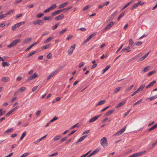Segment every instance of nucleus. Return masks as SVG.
<instances>
[{"mask_svg":"<svg viewBox=\"0 0 157 157\" xmlns=\"http://www.w3.org/2000/svg\"><path fill=\"white\" fill-rule=\"evenodd\" d=\"M100 142L101 145L104 147H106L108 145L106 138L105 137L101 140Z\"/></svg>","mask_w":157,"mask_h":157,"instance_id":"obj_1","label":"nucleus"},{"mask_svg":"<svg viewBox=\"0 0 157 157\" xmlns=\"http://www.w3.org/2000/svg\"><path fill=\"white\" fill-rule=\"evenodd\" d=\"M21 41V39H18L14 40L7 47L10 48L16 45L19 42Z\"/></svg>","mask_w":157,"mask_h":157,"instance_id":"obj_2","label":"nucleus"},{"mask_svg":"<svg viewBox=\"0 0 157 157\" xmlns=\"http://www.w3.org/2000/svg\"><path fill=\"white\" fill-rule=\"evenodd\" d=\"M146 152V151H143L140 152L132 154L128 157H136L137 156H139L143 155Z\"/></svg>","mask_w":157,"mask_h":157,"instance_id":"obj_3","label":"nucleus"},{"mask_svg":"<svg viewBox=\"0 0 157 157\" xmlns=\"http://www.w3.org/2000/svg\"><path fill=\"white\" fill-rule=\"evenodd\" d=\"M60 70V69H57L54 72H52L51 74L49 75L47 78V80H49L53 76L55 75L56 74L59 72Z\"/></svg>","mask_w":157,"mask_h":157,"instance_id":"obj_4","label":"nucleus"},{"mask_svg":"<svg viewBox=\"0 0 157 157\" xmlns=\"http://www.w3.org/2000/svg\"><path fill=\"white\" fill-rule=\"evenodd\" d=\"M38 76L37 74L36 73H34L32 75L26 78V80L27 81H29L35 78Z\"/></svg>","mask_w":157,"mask_h":157,"instance_id":"obj_5","label":"nucleus"},{"mask_svg":"<svg viewBox=\"0 0 157 157\" xmlns=\"http://www.w3.org/2000/svg\"><path fill=\"white\" fill-rule=\"evenodd\" d=\"M96 33H95L90 35L88 38L86 39L83 42V44H86L87 42L89 41L91 39L94 37L96 35Z\"/></svg>","mask_w":157,"mask_h":157,"instance_id":"obj_6","label":"nucleus"},{"mask_svg":"<svg viewBox=\"0 0 157 157\" xmlns=\"http://www.w3.org/2000/svg\"><path fill=\"white\" fill-rule=\"evenodd\" d=\"M44 23V21L41 20L39 19L33 22V24L34 25L37 24L42 25Z\"/></svg>","mask_w":157,"mask_h":157,"instance_id":"obj_7","label":"nucleus"},{"mask_svg":"<svg viewBox=\"0 0 157 157\" xmlns=\"http://www.w3.org/2000/svg\"><path fill=\"white\" fill-rule=\"evenodd\" d=\"M114 23L113 21L111 22L110 24L107 25L105 27L104 31H106L110 28L114 24Z\"/></svg>","mask_w":157,"mask_h":157,"instance_id":"obj_8","label":"nucleus"},{"mask_svg":"<svg viewBox=\"0 0 157 157\" xmlns=\"http://www.w3.org/2000/svg\"><path fill=\"white\" fill-rule=\"evenodd\" d=\"M101 115H98L91 118L88 121L89 123L94 121L101 116Z\"/></svg>","mask_w":157,"mask_h":157,"instance_id":"obj_9","label":"nucleus"},{"mask_svg":"<svg viewBox=\"0 0 157 157\" xmlns=\"http://www.w3.org/2000/svg\"><path fill=\"white\" fill-rule=\"evenodd\" d=\"M126 128V126L125 127L122 129H121L120 130L117 132L116 134H115V135L116 136H118L120 135H121L122 133H123L125 131Z\"/></svg>","mask_w":157,"mask_h":157,"instance_id":"obj_10","label":"nucleus"},{"mask_svg":"<svg viewBox=\"0 0 157 157\" xmlns=\"http://www.w3.org/2000/svg\"><path fill=\"white\" fill-rule=\"evenodd\" d=\"M149 52H150V51L148 53L146 54L144 56H143L141 57V58L139 59L138 60V62H139L142 61L143 60H144V59H145L148 56L149 53Z\"/></svg>","mask_w":157,"mask_h":157,"instance_id":"obj_11","label":"nucleus"},{"mask_svg":"<svg viewBox=\"0 0 157 157\" xmlns=\"http://www.w3.org/2000/svg\"><path fill=\"white\" fill-rule=\"evenodd\" d=\"M62 11L61 10H58L52 13L51 14V15L53 17V16H56V15L59 14Z\"/></svg>","mask_w":157,"mask_h":157,"instance_id":"obj_12","label":"nucleus"},{"mask_svg":"<svg viewBox=\"0 0 157 157\" xmlns=\"http://www.w3.org/2000/svg\"><path fill=\"white\" fill-rule=\"evenodd\" d=\"M99 150L100 149L98 148L96 149L94 151L89 155H88L87 157H90L91 156L95 154L96 153L98 152Z\"/></svg>","mask_w":157,"mask_h":157,"instance_id":"obj_13","label":"nucleus"},{"mask_svg":"<svg viewBox=\"0 0 157 157\" xmlns=\"http://www.w3.org/2000/svg\"><path fill=\"white\" fill-rule=\"evenodd\" d=\"M10 78L8 77H3L1 79V81L2 82H6L10 81Z\"/></svg>","mask_w":157,"mask_h":157,"instance_id":"obj_14","label":"nucleus"},{"mask_svg":"<svg viewBox=\"0 0 157 157\" xmlns=\"http://www.w3.org/2000/svg\"><path fill=\"white\" fill-rule=\"evenodd\" d=\"M125 102V100L123 101L116 106V108H119V107L123 105L124 104Z\"/></svg>","mask_w":157,"mask_h":157,"instance_id":"obj_15","label":"nucleus"},{"mask_svg":"<svg viewBox=\"0 0 157 157\" xmlns=\"http://www.w3.org/2000/svg\"><path fill=\"white\" fill-rule=\"evenodd\" d=\"M64 17V15L63 14H61L58 16L56 17L55 18V20H60L63 19Z\"/></svg>","mask_w":157,"mask_h":157,"instance_id":"obj_16","label":"nucleus"},{"mask_svg":"<svg viewBox=\"0 0 157 157\" xmlns=\"http://www.w3.org/2000/svg\"><path fill=\"white\" fill-rule=\"evenodd\" d=\"M37 44V43L36 42H35L33 43V44H31V45L29 46V47H28L27 48L25 49V52H27L33 46L36 45Z\"/></svg>","mask_w":157,"mask_h":157,"instance_id":"obj_17","label":"nucleus"},{"mask_svg":"<svg viewBox=\"0 0 157 157\" xmlns=\"http://www.w3.org/2000/svg\"><path fill=\"white\" fill-rule=\"evenodd\" d=\"M109 3V1H107L105 3H103V5H101L99 6L98 8L101 9L102 8L103 6H107Z\"/></svg>","mask_w":157,"mask_h":157,"instance_id":"obj_18","label":"nucleus"},{"mask_svg":"<svg viewBox=\"0 0 157 157\" xmlns=\"http://www.w3.org/2000/svg\"><path fill=\"white\" fill-rule=\"evenodd\" d=\"M32 39L31 38L26 39L23 41V43L24 44L28 43L32 40Z\"/></svg>","mask_w":157,"mask_h":157,"instance_id":"obj_19","label":"nucleus"},{"mask_svg":"<svg viewBox=\"0 0 157 157\" xmlns=\"http://www.w3.org/2000/svg\"><path fill=\"white\" fill-rule=\"evenodd\" d=\"M131 48L129 46L127 47L126 48H123L121 51V52H124L125 50H127L126 52H130L131 50Z\"/></svg>","mask_w":157,"mask_h":157,"instance_id":"obj_20","label":"nucleus"},{"mask_svg":"<svg viewBox=\"0 0 157 157\" xmlns=\"http://www.w3.org/2000/svg\"><path fill=\"white\" fill-rule=\"evenodd\" d=\"M156 81L155 80L153 81L152 82L150 83L149 84L146 86L145 88L147 89L149 88L151 86H152L154 84L156 83Z\"/></svg>","mask_w":157,"mask_h":157,"instance_id":"obj_21","label":"nucleus"},{"mask_svg":"<svg viewBox=\"0 0 157 157\" xmlns=\"http://www.w3.org/2000/svg\"><path fill=\"white\" fill-rule=\"evenodd\" d=\"M145 86V84H142L137 90L138 91V92L140 91H142Z\"/></svg>","mask_w":157,"mask_h":157,"instance_id":"obj_22","label":"nucleus"},{"mask_svg":"<svg viewBox=\"0 0 157 157\" xmlns=\"http://www.w3.org/2000/svg\"><path fill=\"white\" fill-rule=\"evenodd\" d=\"M122 87H119L116 88L113 91V93L114 94H116L118 91H120L122 89Z\"/></svg>","mask_w":157,"mask_h":157,"instance_id":"obj_23","label":"nucleus"},{"mask_svg":"<svg viewBox=\"0 0 157 157\" xmlns=\"http://www.w3.org/2000/svg\"><path fill=\"white\" fill-rule=\"evenodd\" d=\"M52 18V17L51 15L49 17L45 16L44 18V20H51Z\"/></svg>","mask_w":157,"mask_h":157,"instance_id":"obj_24","label":"nucleus"},{"mask_svg":"<svg viewBox=\"0 0 157 157\" xmlns=\"http://www.w3.org/2000/svg\"><path fill=\"white\" fill-rule=\"evenodd\" d=\"M151 67L150 66H148L144 68V69L143 70L141 71L142 72H145L148 71L150 69V68Z\"/></svg>","mask_w":157,"mask_h":157,"instance_id":"obj_25","label":"nucleus"},{"mask_svg":"<svg viewBox=\"0 0 157 157\" xmlns=\"http://www.w3.org/2000/svg\"><path fill=\"white\" fill-rule=\"evenodd\" d=\"M10 64L6 62H3L2 63V65L4 67H5L6 66H9Z\"/></svg>","mask_w":157,"mask_h":157,"instance_id":"obj_26","label":"nucleus"},{"mask_svg":"<svg viewBox=\"0 0 157 157\" xmlns=\"http://www.w3.org/2000/svg\"><path fill=\"white\" fill-rule=\"evenodd\" d=\"M106 102L105 100H101L99 101L96 105V106H98V105H101L105 103Z\"/></svg>","mask_w":157,"mask_h":157,"instance_id":"obj_27","label":"nucleus"},{"mask_svg":"<svg viewBox=\"0 0 157 157\" xmlns=\"http://www.w3.org/2000/svg\"><path fill=\"white\" fill-rule=\"evenodd\" d=\"M114 111V109H112L107 112L105 114V116H108L113 113Z\"/></svg>","mask_w":157,"mask_h":157,"instance_id":"obj_28","label":"nucleus"},{"mask_svg":"<svg viewBox=\"0 0 157 157\" xmlns=\"http://www.w3.org/2000/svg\"><path fill=\"white\" fill-rule=\"evenodd\" d=\"M129 44L131 45V46H133L135 44L133 40L132 39H130L129 40Z\"/></svg>","mask_w":157,"mask_h":157,"instance_id":"obj_29","label":"nucleus"},{"mask_svg":"<svg viewBox=\"0 0 157 157\" xmlns=\"http://www.w3.org/2000/svg\"><path fill=\"white\" fill-rule=\"evenodd\" d=\"M68 3V2H64L59 7V8H61L64 7H65L66 5H67Z\"/></svg>","mask_w":157,"mask_h":157,"instance_id":"obj_30","label":"nucleus"},{"mask_svg":"<svg viewBox=\"0 0 157 157\" xmlns=\"http://www.w3.org/2000/svg\"><path fill=\"white\" fill-rule=\"evenodd\" d=\"M157 128V123L154 125L153 126L150 128L148 130V131L150 132Z\"/></svg>","mask_w":157,"mask_h":157,"instance_id":"obj_31","label":"nucleus"},{"mask_svg":"<svg viewBox=\"0 0 157 157\" xmlns=\"http://www.w3.org/2000/svg\"><path fill=\"white\" fill-rule=\"evenodd\" d=\"M110 65H108L103 70V72L102 73H105L107 70H108L110 67Z\"/></svg>","mask_w":157,"mask_h":157,"instance_id":"obj_32","label":"nucleus"},{"mask_svg":"<svg viewBox=\"0 0 157 157\" xmlns=\"http://www.w3.org/2000/svg\"><path fill=\"white\" fill-rule=\"evenodd\" d=\"M61 137V136L59 135V136H55L53 139V140L54 141H55L56 140H57L60 139Z\"/></svg>","mask_w":157,"mask_h":157,"instance_id":"obj_33","label":"nucleus"},{"mask_svg":"<svg viewBox=\"0 0 157 157\" xmlns=\"http://www.w3.org/2000/svg\"><path fill=\"white\" fill-rule=\"evenodd\" d=\"M17 25V24L14 25L12 27V29L13 31H14L16 30L17 28H19V26Z\"/></svg>","mask_w":157,"mask_h":157,"instance_id":"obj_34","label":"nucleus"},{"mask_svg":"<svg viewBox=\"0 0 157 157\" xmlns=\"http://www.w3.org/2000/svg\"><path fill=\"white\" fill-rule=\"evenodd\" d=\"M125 12L124 11L123 12H122L120 15L118 17V18H117V20L118 21H119L120 20V18L122 17H123V16L124 15V14H125Z\"/></svg>","mask_w":157,"mask_h":157,"instance_id":"obj_35","label":"nucleus"},{"mask_svg":"<svg viewBox=\"0 0 157 157\" xmlns=\"http://www.w3.org/2000/svg\"><path fill=\"white\" fill-rule=\"evenodd\" d=\"M139 5V3H136L133 6H132L131 8V9L132 10L134 9L137 7Z\"/></svg>","mask_w":157,"mask_h":157,"instance_id":"obj_36","label":"nucleus"},{"mask_svg":"<svg viewBox=\"0 0 157 157\" xmlns=\"http://www.w3.org/2000/svg\"><path fill=\"white\" fill-rule=\"evenodd\" d=\"M25 87H22L19 89L18 90L17 92H22L25 90Z\"/></svg>","mask_w":157,"mask_h":157,"instance_id":"obj_37","label":"nucleus"},{"mask_svg":"<svg viewBox=\"0 0 157 157\" xmlns=\"http://www.w3.org/2000/svg\"><path fill=\"white\" fill-rule=\"evenodd\" d=\"M36 52L35 51H33L32 52H30L27 56L26 57H29L33 55L34 54L36 53Z\"/></svg>","mask_w":157,"mask_h":157,"instance_id":"obj_38","label":"nucleus"},{"mask_svg":"<svg viewBox=\"0 0 157 157\" xmlns=\"http://www.w3.org/2000/svg\"><path fill=\"white\" fill-rule=\"evenodd\" d=\"M51 44H49L43 46L42 49H47L50 47Z\"/></svg>","mask_w":157,"mask_h":157,"instance_id":"obj_39","label":"nucleus"},{"mask_svg":"<svg viewBox=\"0 0 157 157\" xmlns=\"http://www.w3.org/2000/svg\"><path fill=\"white\" fill-rule=\"evenodd\" d=\"M155 72H156V71L155 70L149 72V73H148L147 74V76H150V75H152V74L155 73Z\"/></svg>","mask_w":157,"mask_h":157,"instance_id":"obj_40","label":"nucleus"},{"mask_svg":"<svg viewBox=\"0 0 157 157\" xmlns=\"http://www.w3.org/2000/svg\"><path fill=\"white\" fill-rule=\"evenodd\" d=\"M57 7V5L56 4H53L52 6L50 7L49 8V9H50L51 10H53L54 9H55V8H56Z\"/></svg>","mask_w":157,"mask_h":157,"instance_id":"obj_41","label":"nucleus"},{"mask_svg":"<svg viewBox=\"0 0 157 157\" xmlns=\"http://www.w3.org/2000/svg\"><path fill=\"white\" fill-rule=\"evenodd\" d=\"M157 98V94L155 95L154 96L151 97L150 98H147V99H149L151 100H154L155 99Z\"/></svg>","mask_w":157,"mask_h":157,"instance_id":"obj_42","label":"nucleus"},{"mask_svg":"<svg viewBox=\"0 0 157 157\" xmlns=\"http://www.w3.org/2000/svg\"><path fill=\"white\" fill-rule=\"evenodd\" d=\"M26 134V131L22 133L21 137L20 139V140H21L25 136Z\"/></svg>","mask_w":157,"mask_h":157,"instance_id":"obj_43","label":"nucleus"},{"mask_svg":"<svg viewBox=\"0 0 157 157\" xmlns=\"http://www.w3.org/2000/svg\"><path fill=\"white\" fill-rule=\"evenodd\" d=\"M132 1H131L130 2L128 3L127 4H126L121 9L122 10H123L124 9L126 8L130 4L132 3Z\"/></svg>","mask_w":157,"mask_h":157,"instance_id":"obj_44","label":"nucleus"},{"mask_svg":"<svg viewBox=\"0 0 157 157\" xmlns=\"http://www.w3.org/2000/svg\"><path fill=\"white\" fill-rule=\"evenodd\" d=\"M13 128H9V129H8V130H7L6 131L4 132V133H8L9 132H10L12 131H13Z\"/></svg>","mask_w":157,"mask_h":157,"instance_id":"obj_45","label":"nucleus"},{"mask_svg":"<svg viewBox=\"0 0 157 157\" xmlns=\"http://www.w3.org/2000/svg\"><path fill=\"white\" fill-rule=\"evenodd\" d=\"M44 15V14L43 13H39L38 14L36 17L38 18H40L42 17Z\"/></svg>","mask_w":157,"mask_h":157,"instance_id":"obj_46","label":"nucleus"},{"mask_svg":"<svg viewBox=\"0 0 157 157\" xmlns=\"http://www.w3.org/2000/svg\"><path fill=\"white\" fill-rule=\"evenodd\" d=\"M133 85H132L130 87L127 88L126 89V91H128L131 90L133 88Z\"/></svg>","mask_w":157,"mask_h":157,"instance_id":"obj_47","label":"nucleus"},{"mask_svg":"<svg viewBox=\"0 0 157 157\" xmlns=\"http://www.w3.org/2000/svg\"><path fill=\"white\" fill-rule=\"evenodd\" d=\"M142 44V42L141 41L136 42L135 43V44L137 46H139L141 45Z\"/></svg>","mask_w":157,"mask_h":157,"instance_id":"obj_48","label":"nucleus"},{"mask_svg":"<svg viewBox=\"0 0 157 157\" xmlns=\"http://www.w3.org/2000/svg\"><path fill=\"white\" fill-rule=\"evenodd\" d=\"M59 23H58L57 24H56L55 25L52 27V30H54V29H55L56 28H57L58 26L59 25Z\"/></svg>","mask_w":157,"mask_h":157,"instance_id":"obj_49","label":"nucleus"},{"mask_svg":"<svg viewBox=\"0 0 157 157\" xmlns=\"http://www.w3.org/2000/svg\"><path fill=\"white\" fill-rule=\"evenodd\" d=\"M67 30V29H63L61 31H60L59 32V34H61L63 33H64Z\"/></svg>","mask_w":157,"mask_h":157,"instance_id":"obj_50","label":"nucleus"},{"mask_svg":"<svg viewBox=\"0 0 157 157\" xmlns=\"http://www.w3.org/2000/svg\"><path fill=\"white\" fill-rule=\"evenodd\" d=\"M67 136H65L62 139H61L60 140V142L62 143L65 140H67Z\"/></svg>","mask_w":157,"mask_h":157,"instance_id":"obj_51","label":"nucleus"},{"mask_svg":"<svg viewBox=\"0 0 157 157\" xmlns=\"http://www.w3.org/2000/svg\"><path fill=\"white\" fill-rule=\"evenodd\" d=\"M14 11V10H12L9 11H8L7 13H6V15H10L12 14L13 13V11Z\"/></svg>","mask_w":157,"mask_h":157,"instance_id":"obj_52","label":"nucleus"},{"mask_svg":"<svg viewBox=\"0 0 157 157\" xmlns=\"http://www.w3.org/2000/svg\"><path fill=\"white\" fill-rule=\"evenodd\" d=\"M73 49H68V54L70 55H71L73 53Z\"/></svg>","mask_w":157,"mask_h":157,"instance_id":"obj_53","label":"nucleus"},{"mask_svg":"<svg viewBox=\"0 0 157 157\" xmlns=\"http://www.w3.org/2000/svg\"><path fill=\"white\" fill-rule=\"evenodd\" d=\"M12 112H13L11 110L10 111H9L8 113L6 114L5 116L6 117L9 116Z\"/></svg>","mask_w":157,"mask_h":157,"instance_id":"obj_54","label":"nucleus"},{"mask_svg":"<svg viewBox=\"0 0 157 157\" xmlns=\"http://www.w3.org/2000/svg\"><path fill=\"white\" fill-rule=\"evenodd\" d=\"M90 5H87L83 9V11H85L87 10L88 8H89L90 7Z\"/></svg>","mask_w":157,"mask_h":157,"instance_id":"obj_55","label":"nucleus"},{"mask_svg":"<svg viewBox=\"0 0 157 157\" xmlns=\"http://www.w3.org/2000/svg\"><path fill=\"white\" fill-rule=\"evenodd\" d=\"M52 55L51 53H49L46 56L47 58L48 59H50L52 58Z\"/></svg>","mask_w":157,"mask_h":157,"instance_id":"obj_56","label":"nucleus"},{"mask_svg":"<svg viewBox=\"0 0 157 157\" xmlns=\"http://www.w3.org/2000/svg\"><path fill=\"white\" fill-rule=\"evenodd\" d=\"M29 153L28 152L25 153L21 155L20 157H25L29 155Z\"/></svg>","mask_w":157,"mask_h":157,"instance_id":"obj_57","label":"nucleus"},{"mask_svg":"<svg viewBox=\"0 0 157 157\" xmlns=\"http://www.w3.org/2000/svg\"><path fill=\"white\" fill-rule=\"evenodd\" d=\"M52 39V37H49L45 41V42L47 43L50 41Z\"/></svg>","mask_w":157,"mask_h":157,"instance_id":"obj_58","label":"nucleus"},{"mask_svg":"<svg viewBox=\"0 0 157 157\" xmlns=\"http://www.w3.org/2000/svg\"><path fill=\"white\" fill-rule=\"evenodd\" d=\"M123 45H124V44H122L121 45V46L118 48V49L116 52V53H117L120 51V50L123 47Z\"/></svg>","mask_w":157,"mask_h":157,"instance_id":"obj_59","label":"nucleus"},{"mask_svg":"<svg viewBox=\"0 0 157 157\" xmlns=\"http://www.w3.org/2000/svg\"><path fill=\"white\" fill-rule=\"evenodd\" d=\"M130 110L131 109H130L129 111H128L127 112L125 113L124 115V117H125L126 116H127Z\"/></svg>","mask_w":157,"mask_h":157,"instance_id":"obj_60","label":"nucleus"},{"mask_svg":"<svg viewBox=\"0 0 157 157\" xmlns=\"http://www.w3.org/2000/svg\"><path fill=\"white\" fill-rule=\"evenodd\" d=\"M76 132V130H73L68 134V136H70Z\"/></svg>","mask_w":157,"mask_h":157,"instance_id":"obj_61","label":"nucleus"},{"mask_svg":"<svg viewBox=\"0 0 157 157\" xmlns=\"http://www.w3.org/2000/svg\"><path fill=\"white\" fill-rule=\"evenodd\" d=\"M6 15V14H5L0 16V19L5 18Z\"/></svg>","mask_w":157,"mask_h":157,"instance_id":"obj_62","label":"nucleus"},{"mask_svg":"<svg viewBox=\"0 0 157 157\" xmlns=\"http://www.w3.org/2000/svg\"><path fill=\"white\" fill-rule=\"evenodd\" d=\"M83 140H84V139H83V138L82 137L78 140V141L77 142H76V144H77V143L78 142H81Z\"/></svg>","mask_w":157,"mask_h":157,"instance_id":"obj_63","label":"nucleus"},{"mask_svg":"<svg viewBox=\"0 0 157 157\" xmlns=\"http://www.w3.org/2000/svg\"><path fill=\"white\" fill-rule=\"evenodd\" d=\"M72 37H73L71 35H69L67 37L66 39L67 40H69Z\"/></svg>","mask_w":157,"mask_h":157,"instance_id":"obj_64","label":"nucleus"}]
</instances>
